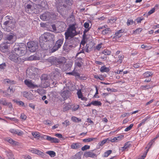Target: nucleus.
Returning <instances> with one entry per match:
<instances>
[{
	"label": "nucleus",
	"mask_w": 159,
	"mask_h": 159,
	"mask_svg": "<svg viewBox=\"0 0 159 159\" xmlns=\"http://www.w3.org/2000/svg\"><path fill=\"white\" fill-rule=\"evenodd\" d=\"M12 52L17 55L20 57L24 55L27 52V47L23 43H16L13 46Z\"/></svg>",
	"instance_id": "obj_1"
},
{
	"label": "nucleus",
	"mask_w": 159,
	"mask_h": 159,
	"mask_svg": "<svg viewBox=\"0 0 159 159\" xmlns=\"http://www.w3.org/2000/svg\"><path fill=\"white\" fill-rule=\"evenodd\" d=\"M48 60L52 65H55L57 67L65 64L66 60L64 57L57 58L56 57H52L48 59Z\"/></svg>",
	"instance_id": "obj_2"
},
{
	"label": "nucleus",
	"mask_w": 159,
	"mask_h": 159,
	"mask_svg": "<svg viewBox=\"0 0 159 159\" xmlns=\"http://www.w3.org/2000/svg\"><path fill=\"white\" fill-rule=\"evenodd\" d=\"M54 35L50 33H45L39 38V42H49L51 43L54 42Z\"/></svg>",
	"instance_id": "obj_3"
},
{
	"label": "nucleus",
	"mask_w": 159,
	"mask_h": 159,
	"mask_svg": "<svg viewBox=\"0 0 159 159\" xmlns=\"http://www.w3.org/2000/svg\"><path fill=\"white\" fill-rule=\"evenodd\" d=\"M78 34V33L76 31V28L74 25H70L65 33V35L67 36H75Z\"/></svg>",
	"instance_id": "obj_4"
},
{
	"label": "nucleus",
	"mask_w": 159,
	"mask_h": 159,
	"mask_svg": "<svg viewBox=\"0 0 159 159\" xmlns=\"http://www.w3.org/2000/svg\"><path fill=\"white\" fill-rule=\"evenodd\" d=\"M61 71L60 68H54L51 73V77L52 79L56 80H59L61 77Z\"/></svg>",
	"instance_id": "obj_5"
},
{
	"label": "nucleus",
	"mask_w": 159,
	"mask_h": 159,
	"mask_svg": "<svg viewBox=\"0 0 159 159\" xmlns=\"http://www.w3.org/2000/svg\"><path fill=\"white\" fill-rule=\"evenodd\" d=\"M27 45L29 50L31 52H35L39 47L38 42L34 41L28 42Z\"/></svg>",
	"instance_id": "obj_6"
},
{
	"label": "nucleus",
	"mask_w": 159,
	"mask_h": 159,
	"mask_svg": "<svg viewBox=\"0 0 159 159\" xmlns=\"http://www.w3.org/2000/svg\"><path fill=\"white\" fill-rule=\"evenodd\" d=\"M53 15L52 13L47 11L41 15L40 17L43 21H47L52 18Z\"/></svg>",
	"instance_id": "obj_7"
},
{
	"label": "nucleus",
	"mask_w": 159,
	"mask_h": 159,
	"mask_svg": "<svg viewBox=\"0 0 159 159\" xmlns=\"http://www.w3.org/2000/svg\"><path fill=\"white\" fill-rule=\"evenodd\" d=\"M66 42L70 43V44L75 45L76 46L77 44V41L78 39L76 38H74V36H67L65 35Z\"/></svg>",
	"instance_id": "obj_8"
},
{
	"label": "nucleus",
	"mask_w": 159,
	"mask_h": 159,
	"mask_svg": "<svg viewBox=\"0 0 159 159\" xmlns=\"http://www.w3.org/2000/svg\"><path fill=\"white\" fill-rule=\"evenodd\" d=\"M67 6L62 3H58L57 5V11L61 14H63L64 11L67 9Z\"/></svg>",
	"instance_id": "obj_9"
},
{
	"label": "nucleus",
	"mask_w": 159,
	"mask_h": 159,
	"mask_svg": "<svg viewBox=\"0 0 159 159\" xmlns=\"http://www.w3.org/2000/svg\"><path fill=\"white\" fill-rule=\"evenodd\" d=\"M9 58L12 61L18 64H20L22 61L20 57H17L16 55L12 53L10 54Z\"/></svg>",
	"instance_id": "obj_10"
},
{
	"label": "nucleus",
	"mask_w": 159,
	"mask_h": 159,
	"mask_svg": "<svg viewBox=\"0 0 159 159\" xmlns=\"http://www.w3.org/2000/svg\"><path fill=\"white\" fill-rule=\"evenodd\" d=\"M63 40L61 39L58 40L56 42L54 46L52 49V51L54 52L60 48L63 43Z\"/></svg>",
	"instance_id": "obj_11"
},
{
	"label": "nucleus",
	"mask_w": 159,
	"mask_h": 159,
	"mask_svg": "<svg viewBox=\"0 0 159 159\" xmlns=\"http://www.w3.org/2000/svg\"><path fill=\"white\" fill-rule=\"evenodd\" d=\"M97 150L94 149L93 150L90 151L85 152L84 155L86 157H90L92 158H95L97 157V155L96 154Z\"/></svg>",
	"instance_id": "obj_12"
},
{
	"label": "nucleus",
	"mask_w": 159,
	"mask_h": 159,
	"mask_svg": "<svg viewBox=\"0 0 159 159\" xmlns=\"http://www.w3.org/2000/svg\"><path fill=\"white\" fill-rule=\"evenodd\" d=\"M45 43L39 42L40 46L43 50H48L52 48L53 43L47 44Z\"/></svg>",
	"instance_id": "obj_13"
},
{
	"label": "nucleus",
	"mask_w": 159,
	"mask_h": 159,
	"mask_svg": "<svg viewBox=\"0 0 159 159\" xmlns=\"http://www.w3.org/2000/svg\"><path fill=\"white\" fill-rule=\"evenodd\" d=\"M24 83L25 84L27 85L28 87L30 89H34V88L38 87V85L33 84L32 83L31 80H26L24 81Z\"/></svg>",
	"instance_id": "obj_14"
},
{
	"label": "nucleus",
	"mask_w": 159,
	"mask_h": 159,
	"mask_svg": "<svg viewBox=\"0 0 159 159\" xmlns=\"http://www.w3.org/2000/svg\"><path fill=\"white\" fill-rule=\"evenodd\" d=\"M76 46L75 45L70 44V43L65 41L63 46V49L64 51L70 50L71 49L74 48Z\"/></svg>",
	"instance_id": "obj_15"
},
{
	"label": "nucleus",
	"mask_w": 159,
	"mask_h": 159,
	"mask_svg": "<svg viewBox=\"0 0 159 159\" xmlns=\"http://www.w3.org/2000/svg\"><path fill=\"white\" fill-rule=\"evenodd\" d=\"M61 95L65 100L67 99L69 96L70 92L67 90H62L61 92Z\"/></svg>",
	"instance_id": "obj_16"
},
{
	"label": "nucleus",
	"mask_w": 159,
	"mask_h": 159,
	"mask_svg": "<svg viewBox=\"0 0 159 159\" xmlns=\"http://www.w3.org/2000/svg\"><path fill=\"white\" fill-rule=\"evenodd\" d=\"M44 139H46L47 140L51 142V143H58L59 140L56 138H53L48 136H45L44 137Z\"/></svg>",
	"instance_id": "obj_17"
},
{
	"label": "nucleus",
	"mask_w": 159,
	"mask_h": 159,
	"mask_svg": "<svg viewBox=\"0 0 159 159\" xmlns=\"http://www.w3.org/2000/svg\"><path fill=\"white\" fill-rule=\"evenodd\" d=\"M58 80L55 79L52 80V79H49L48 81L49 84V86L50 88H53L54 87L57 86V85L58 84L57 81Z\"/></svg>",
	"instance_id": "obj_18"
},
{
	"label": "nucleus",
	"mask_w": 159,
	"mask_h": 159,
	"mask_svg": "<svg viewBox=\"0 0 159 159\" xmlns=\"http://www.w3.org/2000/svg\"><path fill=\"white\" fill-rule=\"evenodd\" d=\"M31 151L32 152L40 156L43 158H45V157L47 156V155L43 152L36 149H33L31 150Z\"/></svg>",
	"instance_id": "obj_19"
},
{
	"label": "nucleus",
	"mask_w": 159,
	"mask_h": 159,
	"mask_svg": "<svg viewBox=\"0 0 159 159\" xmlns=\"http://www.w3.org/2000/svg\"><path fill=\"white\" fill-rule=\"evenodd\" d=\"M7 44L5 42L1 44L0 46V50L2 52L5 53L7 52L8 50V46L7 45Z\"/></svg>",
	"instance_id": "obj_20"
},
{
	"label": "nucleus",
	"mask_w": 159,
	"mask_h": 159,
	"mask_svg": "<svg viewBox=\"0 0 159 159\" xmlns=\"http://www.w3.org/2000/svg\"><path fill=\"white\" fill-rule=\"evenodd\" d=\"M14 36L12 35H8L7 36L6 40H8V41L5 42L7 44H11L13 43V42L12 40L13 39Z\"/></svg>",
	"instance_id": "obj_21"
},
{
	"label": "nucleus",
	"mask_w": 159,
	"mask_h": 159,
	"mask_svg": "<svg viewBox=\"0 0 159 159\" xmlns=\"http://www.w3.org/2000/svg\"><path fill=\"white\" fill-rule=\"evenodd\" d=\"M10 131L11 133L15 134H17L19 136H21L23 134L22 131H19L18 130H16L13 129H10Z\"/></svg>",
	"instance_id": "obj_22"
},
{
	"label": "nucleus",
	"mask_w": 159,
	"mask_h": 159,
	"mask_svg": "<svg viewBox=\"0 0 159 159\" xmlns=\"http://www.w3.org/2000/svg\"><path fill=\"white\" fill-rule=\"evenodd\" d=\"M81 147V144L79 143H73L71 146V148L73 149H77L80 148Z\"/></svg>",
	"instance_id": "obj_23"
},
{
	"label": "nucleus",
	"mask_w": 159,
	"mask_h": 159,
	"mask_svg": "<svg viewBox=\"0 0 159 159\" xmlns=\"http://www.w3.org/2000/svg\"><path fill=\"white\" fill-rule=\"evenodd\" d=\"M93 46V43L91 42L90 43L87 44L85 47L86 52H89L92 50V47Z\"/></svg>",
	"instance_id": "obj_24"
},
{
	"label": "nucleus",
	"mask_w": 159,
	"mask_h": 159,
	"mask_svg": "<svg viewBox=\"0 0 159 159\" xmlns=\"http://www.w3.org/2000/svg\"><path fill=\"white\" fill-rule=\"evenodd\" d=\"M6 17L7 18L6 19H8V20H7L4 23L3 25H4L7 26L9 25L12 23V20L10 19L9 16H7Z\"/></svg>",
	"instance_id": "obj_25"
},
{
	"label": "nucleus",
	"mask_w": 159,
	"mask_h": 159,
	"mask_svg": "<svg viewBox=\"0 0 159 159\" xmlns=\"http://www.w3.org/2000/svg\"><path fill=\"white\" fill-rule=\"evenodd\" d=\"M82 153L81 152H79L77 153L75 155L72 157V159H80L81 158Z\"/></svg>",
	"instance_id": "obj_26"
},
{
	"label": "nucleus",
	"mask_w": 159,
	"mask_h": 159,
	"mask_svg": "<svg viewBox=\"0 0 159 159\" xmlns=\"http://www.w3.org/2000/svg\"><path fill=\"white\" fill-rule=\"evenodd\" d=\"M124 31L122 30H120L117 31V32L115 33L116 36L113 37V39H115L116 38H120L121 36L122 35L120 34L122 33Z\"/></svg>",
	"instance_id": "obj_27"
},
{
	"label": "nucleus",
	"mask_w": 159,
	"mask_h": 159,
	"mask_svg": "<svg viewBox=\"0 0 159 159\" xmlns=\"http://www.w3.org/2000/svg\"><path fill=\"white\" fill-rule=\"evenodd\" d=\"M41 80L42 81L48 82V76L47 74H43L41 77Z\"/></svg>",
	"instance_id": "obj_28"
},
{
	"label": "nucleus",
	"mask_w": 159,
	"mask_h": 159,
	"mask_svg": "<svg viewBox=\"0 0 159 159\" xmlns=\"http://www.w3.org/2000/svg\"><path fill=\"white\" fill-rule=\"evenodd\" d=\"M39 57L36 55H31L28 58H27V60L29 61H32L34 60H39Z\"/></svg>",
	"instance_id": "obj_29"
},
{
	"label": "nucleus",
	"mask_w": 159,
	"mask_h": 159,
	"mask_svg": "<svg viewBox=\"0 0 159 159\" xmlns=\"http://www.w3.org/2000/svg\"><path fill=\"white\" fill-rule=\"evenodd\" d=\"M100 70L102 72H108L110 71V69L108 68H107L104 66L101 67Z\"/></svg>",
	"instance_id": "obj_30"
},
{
	"label": "nucleus",
	"mask_w": 159,
	"mask_h": 159,
	"mask_svg": "<svg viewBox=\"0 0 159 159\" xmlns=\"http://www.w3.org/2000/svg\"><path fill=\"white\" fill-rule=\"evenodd\" d=\"M77 94L78 96V97L79 98H81L82 100H86L87 98H84L83 97V95L82 93L81 90H80L78 91Z\"/></svg>",
	"instance_id": "obj_31"
},
{
	"label": "nucleus",
	"mask_w": 159,
	"mask_h": 159,
	"mask_svg": "<svg viewBox=\"0 0 159 159\" xmlns=\"http://www.w3.org/2000/svg\"><path fill=\"white\" fill-rule=\"evenodd\" d=\"M150 118V116H148L145 119L143 120L139 124L138 127H139L143 125H144L145 123V122L149 119Z\"/></svg>",
	"instance_id": "obj_32"
},
{
	"label": "nucleus",
	"mask_w": 159,
	"mask_h": 159,
	"mask_svg": "<svg viewBox=\"0 0 159 159\" xmlns=\"http://www.w3.org/2000/svg\"><path fill=\"white\" fill-rule=\"evenodd\" d=\"M110 142V140L109 139V138H107L100 142L98 144L100 146H102L106 143H109Z\"/></svg>",
	"instance_id": "obj_33"
},
{
	"label": "nucleus",
	"mask_w": 159,
	"mask_h": 159,
	"mask_svg": "<svg viewBox=\"0 0 159 159\" xmlns=\"http://www.w3.org/2000/svg\"><path fill=\"white\" fill-rule=\"evenodd\" d=\"M91 104L95 106H101L102 105V103L98 101H93L91 102Z\"/></svg>",
	"instance_id": "obj_34"
},
{
	"label": "nucleus",
	"mask_w": 159,
	"mask_h": 159,
	"mask_svg": "<svg viewBox=\"0 0 159 159\" xmlns=\"http://www.w3.org/2000/svg\"><path fill=\"white\" fill-rule=\"evenodd\" d=\"M7 103L6 99L5 98H2L0 100V103L3 106H7Z\"/></svg>",
	"instance_id": "obj_35"
},
{
	"label": "nucleus",
	"mask_w": 159,
	"mask_h": 159,
	"mask_svg": "<svg viewBox=\"0 0 159 159\" xmlns=\"http://www.w3.org/2000/svg\"><path fill=\"white\" fill-rule=\"evenodd\" d=\"M37 91V92L41 95L44 94L46 93V91L43 89H38Z\"/></svg>",
	"instance_id": "obj_36"
},
{
	"label": "nucleus",
	"mask_w": 159,
	"mask_h": 159,
	"mask_svg": "<svg viewBox=\"0 0 159 159\" xmlns=\"http://www.w3.org/2000/svg\"><path fill=\"white\" fill-rule=\"evenodd\" d=\"M46 153L49 155L51 157H53L56 156V153L53 151H48L46 152Z\"/></svg>",
	"instance_id": "obj_37"
},
{
	"label": "nucleus",
	"mask_w": 159,
	"mask_h": 159,
	"mask_svg": "<svg viewBox=\"0 0 159 159\" xmlns=\"http://www.w3.org/2000/svg\"><path fill=\"white\" fill-rule=\"evenodd\" d=\"M153 74L152 72L148 71L143 74L144 77H148L152 75Z\"/></svg>",
	"instance_id": "obj_38"
},
{
	"label": "nucleus",
	"mask_w": 159,
	"mask_h": 159,
	"mask_svg": "<svg viewBox=\"0 0 159 159\" xmlns=\"http://www.w3.org/2000/svg\"><path fill=\"white\" fill-rule=\"evenodd\" d=\"M157 139L155 137V138H154L152 139L149 143H148L147 145L148 147V150L150 148V147L152 146L153 143Z\"/></svg>",
	"instance_id": "obj_39"
},
{
	"label": "nucleus",
	"mask_w": 159,
	"mask_h": 159,
	"mask_svg": "<svg viewBox=\"0 0 159 159\" xmlns=\"http://www.w3.org/2000/svg\"><path fill=\"white\" fill-rule=\"evenodd\" d=\"M7 140L9 143H10L11 144H12V145H16L17 144V142L15 141L12 139L11 138H8L7 139Z\"/></svg>",
	"instance_id": "obj_40"
},
{
	"label": "nucleus",
	"mask_w": 159,
	"mask_h": 159,
	"mask_svg": "<svg viewBox=\"0 0 159 159\" xmlns=\"http://www.w3.org/2000/svg\"><path fill=\"white\" fill-rule=\"evenodd\" d=\"M23 93V96L27 98L29 100H31L32 99L31 98H29V95H30V94L26 92H24Z\"/></svg>",
	"instance_id": "obj_41"
},
{
	"label": "nucleus",
	"mask_w": 159,
	"mask_h": 159,
	"mask_svg": "<svg viewBox=\"0 0 159 159\" xmlns=\"http://www.w3.org/2000/svg\"><path fill=\"white\" fill-rule=\"evenodd\" d=\"M110 32H111V30L110 29L108 28L103 30L102 31V34L105 35L108 34Z\"/></svg>",
	"instance_id": "obj_42"
},
{
	"label": "nucleus",
	"mask_w": 159,
	"mask_h": 159,
	"mask_svg": "<svg viewBox=\"0 0 159 159\" xmlns=\"http://www.w3.org/2000/svg\"><path fill=\"white\" fill-rule=\"evenodd\" d=\"M95 138H89L88 139H85L83 140V141L84 142H89L93 141L95 139Z\"/></svg>",
	"instance_id": "obj_43"
},
{
	"label": "nucleus",
	"mask_w": 159,
	"mask_h": 159,
	"mask_svg": "<svg viewBox=\"0 0 159 159\" xmlns=\"http://www.w3.org/2000/svg\"><path fill=\"white\" fill-rule=\"evenodd\" d=\"M82 64V59L80 57L79 58V61L77 62V66H78L80 67L81 66Z\"/></svg>",
	"instance_id": "obj_44"
},
{
	"label": "nucleus",
	"mask_w": 159,
	"mask_h": 159,
	"mask_svg": "<svg viewBox=\"0 0 159 159\" xmlns=\"http://www.w3.org/2000/svg\"><path fill=\"white\" fill-rule=\"evenodd\" d=\"M25 7L26 9H30L32 11H34V10L35 9V8H34L32 5L30 4L27 5Z\"/></svg>",
	"instance_id": "obj_45"
},
{
	"label": "nucleus",
	"mask_w": 159,
	"mask_h": 159,
	"mask_svg": "<svg viewBox=\"0 0 159 159\" xmlns=\"http://www.w3.org/2000/svg\"><path fill=\"white\" fill-rule=\"evenodd\" d=\"M102 53L105 55H110L111 54V52L107 49H104L102 52Z\"/></svg>",
	"instance_id": "obj_46"
},
{
	"label": "nucleus",
	"mask_w": 159,
	"mask_h": 159,
	"mask_svg": "<svg viewBox=\"0 0 159 159\" xmlns=\"http://www.w3.org/2000/svg\"><path fill=\"white\" fill-rule=\"evenodd\" d=\"M130 145V143L129 142H127L125 144V146L122 148H123V150H125L128 148Z\"/></svg>",
	"instance_id": "obj_47"
},
{
	"label": "nucleus",
	"mask_w": 159,
	"mask_h": 159,
	"mask_svg": "<svg viewBox=\"0 0 159 159\" xmlns=\"http://www.w3.org/2000/svg\"><path fill=\"white\" fill-rule=\"evenodd\" d=\"M112 152V151L111 150H109L108 151H107L105 152L104 156L105 157H108L111 153Z\"/></svg>",
	"instance_id": "obj_48"
},
{
	"label": "nucleus",
	"mask_w": 159,
	"mask_h": 159,
	"mask_svg": "<svg viewBox=\"0 0 159 159\" xmlns=\"http://www.w3.org/2000/svg\"><path fill=\"white\" fill-rule=\"evenodd\" d=\"M90 148V146L88 145H85L81 148V150L83 151H84L87 149H89Z\"/></svg>",
	"instance_id": "obj_49"
},
{
	"label": "nucleus",
	"mask_w": 159,
	"mask_h": 159,
	"mask_svg": "<svg viewBox=\"0 0 159 159\" xmlns=\"http://www.w3.org/2000/svg\"><path fill=\"white\" fill-rule=\"evenodd\" d=\"M15 102L20 106L25 107L24 103L22 101H18L17 100H16L15 101Z\"/></svg>",
	"instance_id": "obj_50"
},
{
	"label": "nucleus",
	"mask_w": 159,
	"mask_h": 159,
	"mask_svg": "<svg viewBox=\"0 0 159 159\" xmlns=\"http://www.w3.org/2000/svg\"><path fill=\"white\" fill-rule=\"evenodd\" d=\"M7 156L8 157L9 159H14L13 155L11 152L8 153Z\"/></svg>",
	"instance_id": "obj_51"
},
{
	"label": "nucleus",
	"mask_w": 159,
	"mask_h": 159,
	"mask_svg": "<svg viewBox=\"0 0 159 159\" xmlns=\"http://www.w3.org/2000/svg\"><path fill=\"white\" fill-rule=\"evenodd\" d=\"M134 21L132 20L128 19L127 22V24L128 26H129L130 25H132L133 24Z\"/></svg>",
	"instance_id": "obj_52"
},
{
	"label": "nucleus",
	"mask_w": 159,
	"mask_h": 159,
	"mask_svg": "<svg viewBox=\"0 0 159 159\" xmlns=\"http://www.w3.org/2000/svg\"><path fill=\"white\" fill-rule=\"evenodd\" d=\"M133 126V124H130V125L129 126L127 127L126 128H125V131H128L129 130H130V129Z\"/></svg>",
	"instance_id": "obj_53"
},
{
	"label": "nucleus",
	"mask_w": 159,
	"mask_h": 159,
	"mask_svg": "<svg viewBox=\"0 0 159 159\" xmlns=\"http://www.w3.org/2000/svg\"><path fill=\"white\" fill-rule=\"evenodd\" d=\"M142 30V28H140L137 29L135 30L134 31V33L136 34H139Z\"/></svg>",
	"instance_id": "obj_54"
},
{
	"label": "nucleus",
	"mask_w": 159,
	"mask_h": 159,
	"mask_svg": "<svg viewBox=\"0 0 159 159\" xmlns=\"http://www.w3.org/2000/svg\"><path fill=\"white\" fill-rule=\"evenodd\" d=\"M32 135L35 138H37L39 136V134L36 132H32Z\"/></svg>",
	"instance_id": "obj_55"
},
{
	"label": "nucleus",
	"mask_w": 159,
	"mask_h": 159,
	"mask_svg": "<svg viewBox=\"0 0 159 159\" xmlns=\"http://www.w3.org/2000/svg\"><path fill=\"white\" fill-rule=\"evenodd\" d=\"M69 74L72 75L79 76H80L79 74L77 72H70L68 73Z\"/></svg>",
	"instance_id": "obj_56"
},
{
	"label": "nucleus",
	"mask_w": 159,
	"mask_h": 159,
	"mask_svg": "<svg viewBox=\"0 0 159 159\" xmlns=\"http://www.w3.org/2000/svg\"><path fill=\"white\" fill-rule=\"evenodd\" d=\"M72 66L71 64H66L65 65V69L66 70H68Z\"/></svg>",
	"instance_id": "obj_57"
},
{
	"label": "nucleus",
	"mask_w": 159,
	"mask_h": 159,
	"mask_svg": "<svg viewBox=\"0 0 159 159\" xmlns=\"http://www.w3.org/2000/svg\"><path fill=\"white\" fill-rule=\"evenodd\" d=\"M155 8H152L151 10H150L148 13V15H150L155 12Z\"/></svg>",
	"instance_id": "obj_58"
},
{
	"label": "nucleus",
	"mask_w": 159,
	"mask_h": 159,
	"mask_svg": "<svg viewBox=\"0 0 159 159\" xmlns=\"http://www.w3.org/2000/svg\"><path fill=\"white\" fill-rule=\"evenodd\" d=\"M89 24L87 22H85L84 24V26L86 29L90 28V27H89Z\"/></svg>",
	"instance_id": "obj_59"
},
{
	"label": "nucleus",
	"mask_w": 159,
	"mask_h": 159,
	"mask_svg": "<svg viewBox=\"0 0 159 159\" xmlns=\"http://www.w3.org/2000/svg\"><path fill=\"white\" fill-rule=\"evenodd\" d=\"M148 149H147V150H146V152H145L143 154V155L142 156V158H141V159H144L146 157V155H147V154L148 152Z\"/></svg>",
	"instance_id": "obj_60"
},
{
	"label": "nucleus",
	"mask_w": 159,
	"mask_h": 159,
	"mask_svg": "<svg viewBox=\"0 0 159 159\" xmlns=\"http://www.w3.org/2000/svg\"><path fill=\"white\" fill-rule=\"evenodd\" d=\"M20 117L21 119H23L24 120H25L27 118L26 116L24 114H21Z\"/></svg>",
	"instance_id": "obj_61"
},
{
	"label": "nucleus",
	"mask_w": 159,
	"mask_h": 159,
	"mask_svg": "<svg viewBox=\"0 0 159 159\" xmlns=\"http://www.w3.org/2000/svg\"><path fill=\"white\" fill-rule=\"evenodd\" d=\"M96 92L95 94L94 95L93 97L97 98H99V96H96V95L98 94V88H97V87H96Z\"/></svg>",
	"instance_id": "obj_62"
},
{
	"label": "nucleus",
	"mask_w": 159,
	"mask_h": 159,
	"mask_svg": "<svg viewBox=\"0 0 159 159\" xmlns=\"http://www.w3.org/2000/svg\"><path fill=\"white\" fill-rule=\"evenodd\" d=\"M123 60L122 59H119L117 61L115 60V63H117L118 64H120L122 63Z\"/></svg>",
	"instance_id": "obj_63"
},
{
	"label": "nucleus",
	"mask_w": 159,
	"mask_h": 159,
	"mask_svg": "<svg viewBox=\"0 0 159 159\" xmlns=\"http://www.w3.org/2000/svg\"><path fill=\"white\" fill-rule=\"evenodd\" d=\"M6 66V65L5 63H2L1 64H0V68L1 69H3L4 67Z\"/></svg>",
	"instance_id": "obj_64"
}]
</instances>
